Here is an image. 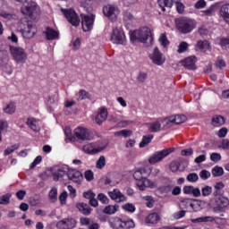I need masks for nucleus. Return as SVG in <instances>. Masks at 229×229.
<instances>
[{
	"mask_svg": "<svg viewBox=\"0 0 229 229\" xmlns=\"http://www.w3.org/2000/svg\"><path fill=\"white\" fill-rule=\"evenodd\" d=\"M149 173L145 168H140L133 173V178L137 182L140 191H146V188L157 189V183L148 179Z\"/></svg>",
	"mask_w": 229,
	"mask_h": 229,
	"instance_id": "f257e3e1",
	"label": "nucleus"
},
{
	"mask_svg": "<svg viewBox=\"0 0 229 229\" xmlns=\"http://www.w3.org/2000/svg\"><path fill=\"white\" fill-rule=\"evenodd\" d=\"M175 28L183 35L191 33L196 28V22L187 17L177 18L174 21Z\"/></svg>",
	"mask_w": 229,
	"mask_h": 229,
	"instance_id": "f03ea898",
	"label": "nucleus"
},
{
	"mask_svg": "<svg viewBox=\"0 0 229 229\" xmlns=\"http://www.w3.org/2000/svg\"><path fill=\"white\" fill-rule=\"evenodd\" d=\"M129 35L131 44H135V42L146 43V40L151 37V30L148 27H143L136 30H131Z\"/></svg>",
	"mask_w": 229,
	"mask_h": 229,
	"instance_id": "7ed1b4c3",
	"label": "nucleus"
},
{
	"mask_svg": "<svg viewBox=\"0 0 229 229\" xmlns=\"http://www.w3.org/2000/svg\"><path fill=\"white\" fill-rule=\"evenodd\" d=\"M209 208L216 214H220L229 207V199L226 197H215L208 203Z\"/></svg>",
	"mask_w": 229,
	"mask_h": 229,
	"instance_id": "20e7f679",
	"label": "nucleus"
},
{
	"mask_svg": "<svg viewBox=\"0 0 229 229\" xmlns=\"http://www.w3.org/2000/svg\"><path fill=\"white\" fill-rule=\"evenodd\" d=\"M108 223L113 229L135 228V222H133L131 219L123 221V219H121L119 216H113L109 218Z\"/></svg>",
	"mask_w": 229,
	"mask_h": 229,
	"instance_id": "39448f33",
	"label": "nucleus"
},
{
	"mask_svg": "<svg viewBox=\"0 0 229 229\" xmlns=\"http://www.w3.org/2000/svg\"><path fill=\"white\" fill-rule=\"evenodd\" d=\"M17 3H21V13L23 15H29V17H33L35 13L38 12V6L37 3L31 0H15Z\"/></svg>",
	"mask_w": 229,
	"mask_h": 229,
	"instance_id": "423d86ee",
	"label": "nucleus"
},
{
	"mask_svg": "<svg viewBox=\"0 0 229 229\" xmlns=\"http://www.w3.org/2000/svg\"><path fill=\"white\" fill-rule=\"evenodd\" d=\"M171 153H174V148H168L160 151H157L148 157V163L151 165H155V164H158L162 162L164 158L169 157Z\"/></svg>",
	"mask_w": 229,
	"mask_h": 229,
	"instance_id": "0eeeda50",
	"label": "nucleus"
},
{
	"mask_svg": "<svg viewBox=\"0 0 229 229\" xmlns=\"http://www.w3.org/2000/svg\"><path fill=\"white\" fill-rule=\"evenodd\" d=\"M9 51L16 64H26V60H28V54H26V51H24L22 47L10 46Z\"/></svg>",
	"mask_w": 229,
	"mask_h": 229,
	"instance_id": "6e6552de",
	"label": "nucleus"
},
{
	"mask_svg": "<svg viewBox=\"0 0 229 229\" xmlns=\"http://www.w3.org/2000/svg\"><path fill=\"white\" fill-rule=\"evenodd\" d=\"M62 13H64V17L67 19L68 22L72 24V26H74L75 28H78L80 26V22L81 20L80 19V16H78V13H76V11L73 9H61Z\"/></svg>",
	"mask_w": 229,
	"mask_h": 229,
	"instance_id": "1a4fd4ad",
	"label": "nucleus"
},
{
	"mask_svg": "<svg viewBox=\"0 0 229 229\" xmlns=\"http://www.w3.org/2000/svg\"><path fill=\"white\" fill-rule=\"evenodd\" d=\"M111 42H113V44L126 46V36L124 35V31L120 29H114L111 36Z\"/></svg>",
	"mask_w": 229,
	"mask_h": 229,
	"instance_id": "9d476101",
	"label": "nucleus"
},
{
	"mask_svg": "<svg viewBox=\"0 0 229 229\" xmlns=\"http://www.w3.org/2000/svg\"><path fill=\"white\" fill-rule=\"evenodd\" d=\"M74 137L77 140H92L90 131L83 127H77L74 130Z\"/></svg>",
	"mask_w": 229,
	"mask_h": 229,
	"instance_id": "9b49d317",
	"label": "nucleus"
},
{
	"mask_svg": "<svg viewBox=\"0 0 229 229\" xmlns=\"http://www.w3.org/2000/svg\"><path fill=\"white\" fill-rule=\"evenodd\" d=\"M103 13L106 17L111 19V21H115L117 15H119V8L115 5L108 4L103 7Z\"/></svg>",
	"mask_w": 229,
	"mask_h": 229,
	"instance_id": "f8f14e48",
	"label": "nucleus"
},
{
	"mask_svg": "<svg viewBox=\"0 0 229 229\" xmlns=\"http://www.w3.org/2000/svg\"><path fill=\"white\" fill-rule=\"evenodd\" d=\"M149 58L156 65H163L165 63V56L157 47L154 48L153 53L149 55Z\"/></svg>",
	"mask_w": 229,
	"mask_h": 229,
	"instance_id": "ddd939ff",
	"label": "nucleus"
},
{
	"mask_svg": "<svg viewBox=\"0 0 229 229\" xmlns=\"http://www.w3.org/2000/svg\"><path fill=\"white\" fill-rule=\"evenodd\" d=\"M58 229H72L76 228V220L72 217L64 218L56 223Z\"/></svg>",
	"mask_w": 229,
	"mask_h": 229,
	"instance_id": "4468645a",
	"label": "nucleus"
},
{
	"mask_svg": "<svg viewBox=\"0 0 229 229\" xmlns=\"http://www.w3.org/2000/svg\"><path fill=\"white\" fill-rule=\"evenodd\" d=\"M81 26L83 31H90L94 28V18L90 15L81 16Z\"/></svg>",
	"mask_w": 229,
	"mask_h": 229,
	"instance_id": "2eb2a0df",
	"label": "nucleus"
},
{
	"mask_svg": "<svg viewBox=\"0 0 229 229\" xmlns=\"http://www.w3.org/2000/svg\"><path fill=\"white\" fill-rule=\"evenodd\" d=\"M108 196L113 199V201H116V203H123V201H126V196H124L119 189H114V191H109Z\"/></svg>",
	"mask_w": 229,
	"mask_h": 229,
	"instance_id": "dca6fc26",
	"label": "nucleus"
},
{
	"mask_svg": "<svg viewBox=\"0 0 229 229\" xmlns=\"http://www.w3.org/2000/svg\"><path fill=\"white\" fill-rule=\"evenodd\" d=\"M22 37L24 38H33L37 34V27L30 23L22 30Z\"/></svg>",
	"mask_w": 229,
	"mask_h": 229,
	"instance_id": "f3484780",
	"label": "nucleus"
},
{
	"mask_svg": "<svg viewBox=\"0 0 229 229\" xmlns=\"http://www.w3.org/2000/svg\"><path fill=\"white\" fill-rule=\"evenodd\" d=\"M183 194H188L190 196H193V198L201 197V190L199 188H194V186H184L182 189Z\"/></svg>",
	"mask_w": 229,
	"mask_h": 229,
	"instance_id": "a211bd4d",
	"label": "nucleus"
},
{
	"mask_svg": "<svg viewBox=\"0 0 229 229\" xmlns=\"http://www.w3.org/2000/svg\"><path fill=\"white\" fill-rule=\"evenodd\" d=\"M67 177L69 180H71V182H73L74 183H80L82 178L81 173L80 171L69 168Z\"/></svg>",
	"mask_w": 229,
	"mask_h": 229,
	"instance_id": "6ab92c4d",
	"label": "nucleus"
},
{
	"mask_svg": "<svg viewBox=\"0 0 229 229\" xmlns=\"http://www.w3.org/2000/svg\"><path fill=\"white\" fill-rule=\"evenodd\" d=\"M148 131L151 133H158V131H162V117L157 118L155 122L148 123Z\"/></svg>",
	"mask_w": 229,
	"mask_h": 229,
	"instance_id": "aec40b11",
	"label": "nucleus"
},
{
	"mask_svg": "<svg viewBox=\"0 0 229 229\" xmlns=\"http://www.w3.org/2000/svg\"><path fill=\"white\" fill-rule=\"evenodd\" d=\"M173 191V185H171V181L166 180L165 183L157 188V192L162 196H167Z\"/></svg>",
	"mask_w": 229,
	"mask_h": 229,
	"instance_id": "412c9836",
	"label": "nucleus"
},
{
	"mask_svg": "<svg viewBox=\"0 0 229 229\" xmlns=\"http://www.w3.org/2000/svg\"><path fill=\"white\" fill-rule=\"evenodd\" d=\"M182 64L185 69H188L189 71H194V69H196V57H187L182 62Z\"/></svg>",
	"mask_w": 229,
	"mask_h": 229,
	"instance_id": "4be33fe9",
	"label": "nucleus"
},
{
	"mask_svg": "<svg viewBox=\"0 0 229 229\" xmlns=\"http://www.w3.org/2000/svg\"><path fill=\"white\" fill-rule=\"evenodd\" d=\"M220 17L229 26V4H223L219 10Z\"/></svg>",
	"mask_w": 229,
	"mask_h": 229,
	"instance_id": "5701e85b",
	"label": "nucleus"
},
{
	"mask_svg": "<svg viewBox=\"0 0 229 229\" xmlns=\"http://www.w3.org/2000/svg\"><path fill=\"white\" fill-rule=\"evenodd\" d=\"M69 173V167L67 166H62L56 169L55 172H54V181L58 182L60 178H63V176H65V174H68Z\"/></svg>",
	"mask_w": 229,
	"mask_h": 229,
	"instance_id": "b1692460",
	"label": "nucleus"
},
{
	"mask_svg": "<svg viewBox=\"0 0 229 229\" xmlns=\"http://www.w3.org/2000/svg\"><path fill=\"white\" fill-rule=\"evenodd\" d=\"M76 208H78V210L84 216H90L92 212V208H90V206H89V204L84 202L78 203L76 205Z\"/></svg>",
	"mask_w": 229,
	"mask_h": 229,
	"instance_id": "393cba45",
	"label": "nucleus"
},
{
	"mask_svg": "<svg viewBox=\"0 0 229 229\" xmlns=\"http://www.w3.org/2000/svg\"><path fill=\"white\" fill-rule=\"evenodd\" d=\"M108 118V111L106 109H102L96 116L95 121L97 124H103L105 121Z\"/></svg>",
	"mask_w": 229,
	"mask_h": 229,
	"instance_id": "a878e982",
	"label": "nucleus"
},
{
	"mask_svg": "<svg viewBox=\"0 0 229 229\" xmlns=\"http://www.w3.org/2000/svg\"><path fill=\"white\" fill-rule=\"evenodd\" d=\"M47 40H58L60 33L53 30L52 28L47 27L45 31Z\"/></svg>",
	"mask_w": 229,
	"mask_h": 229,
	"instance_id": "bb28decb",
	"label": "nucleus"
},
{
	"mask_svg": "<svg viewBox=\"0 0 229 229\" xmlns=\"http://www.w3.org/2000/svg\"><path fill=\"white\" fill-rule=\"evenodd\" d=\"M26 124L33 131H40V126L38 125V122H37V119H35L34 117L27 118Z\"/></svg>",
	"mask_w": 229,
	"mask_h": 229,
	"instance_id": "cd10ccee",
	"label": "nucleus"
},
{
	"mask_svg": "<svg viewBox=\"0 0 229 229\" xmlns=\"http://www.w3.org/2000/svg\"><path fill=\"white\" fill-rule=\"evenodd\" d=\"M158 221H160V216L157 213H151L145 219L148 225H157Z\"/></svg>",
	"mask_w": 229,
	"mask_h": 229,
	"instance_id": "c85d7f7f",
	"label": "nucleus"
},
{
	"mask_svg": "<svg viewBox=\"0 0 229 229\" xmlns=\"http://www.w3.org/2000/svg\"><path fill=\"white\" fill-rule=\"evenodd\" d=\"M206 205L207 203L203 200L194 199L191 208L193 212H199L205 208Z\"/></svg>",
	"mask_w": 229,
	"mask_h": 229,
	"instance_id": "c756f323",
	"label": "nucleus"
},
{
	"mask_svg": "<svg viewBox=\"0 0 229 229\" xmlns=\"http://www.w3.org/2000/svg\"><path fill=\"white\" fill-rule=\"evenodd\" d=\"M93 144L95 146V149H96L97 153H101V151H105V149H106V146H108V140H102L97 141Z\"/></svg>",
	"mask_w": 229,
	"mask_h": 229,
	"instance_id": "7c9ffc66",
	"label": "nucleus"
},
{
	"mask_svg": "<svg viewBox=\"0 0 229 229\" xmlns=\"http://www.w3.org/2000/svg\"><path fill=\"white\" fill-rule=\"evenodd\" d=\"M215 191H213V196L217 198V196H221L223 194V189H225V183L223 182H217L214 185Z\"/></svg>",
	"mask_w": 229,
	"mask_h": 229,
	"instance_id": "2f4dec72",
	"label": "nucleus"
},
{
	"mask_svg": "<svg viewBox=\"0 0 229 229\" xmlns=\"http://www.w3.org/2000/svg\"><path fill=\"white\" fill-rule=\"evenodd\" d=\"M211 124L216 128H219V126H223V124H225V117L221 115L213 116Z\"/></svg>",
	"mask_w": 229,
	"mask_h": 229,
	"instance_id": "473e14b6",
	"label": "nucleus"
},
{
	"mask_svg": "<svg viewBox=\"0 0 229 229\" xmlns=\"http://www.w3.org/2000/svg\"><path fill=\"white\" fill-rule=\"evenodd\" d=\"M157 4L162 12H165V8H173V0H157Z\"/></svg>",
	"mask_w": 229,
	"mask_h": 229,
	"instance_id": "72a5a7b5",
	"label": "nucleus"
},
{
	"mask_svg": "<svg viewBox=\"0 0 229 229\" xmlns=\"http://www.w3.org/2000/svg\"><path fill=\"white\" fill-rule=\"evenodd\" d=\"M191 223L198 224V223H213V221H216V218L214 216H201L199 218H193L191 220Z\"/></svg>",
	"mask_w": 229,
	"mask_h": 229,
	"instance_id": "f704fd0d",
	"label": "nucleus"
},
{
	"mask_svg": "<svg viewBox=\"0 0 229 229\" xmlns=\"http://www.w3.org/2000/svg\"><path fill=\"white\" fill-rule=\"evenodd\" d=\"M162 124H163L164 130H169V128H172V126H174L173 116L162 118Z\"/></svg>",
	"mask_w": 229,
	"mask_h": 229,
	"instance_id": "c9c22d12",
	"label": "nucleus"
},
{
	"mask_svg": "<svg viewBox=\"0 0 229 229\" xmlns=\"http://www.w3.org/2000/svg\"><path fill=\"white\" fill-rule=\"evenodd\" d=\"M84 153H87L88 155H97L98 152L96 150V147L94 143L87 144L83 147Z\"/></svg>",
	"mask_w": 229,
	"mask_h": 229,
	"instance_id": "e433bc0d",
	"label": "nucleus"
},
{
	"mask_svg": "<svg viewBox=\"0 0 229 229\" xmlns=\"http://www.w3.org/2000/svg\"><path fill=\"white\" fill-rule=\"evenodd\" d=\"M119 210V205H109L106 206L104 209L103 212L104 214H107L109 216H112V214H115Z\"/></svg>",
	"mask_w": 229,
	"mask_h": 229,
	"instance_id": "4c0bfd02",
	"label": "nucleus"
},
{
	"mask_svg": "<svg viewBox=\"0 0 229 229\" xmlns=\"http://www.w3.org/2000/svg\"><path fill=\"white\" fill-rule=\"evenodd\" d=\"M174 124H182L187 121V116L183 114L172 115Z\"/></svg>",
	"mask_w": 229,
	"mask_h": 229,
	"instance_id": "58836bf2",
	"label": "nucleus"
},
{
	"mask_svg": "<svg viewBox=\"0 0 229 229\" xmlns=\"http://www.w3.org/2000/svg\"><path fill=\"white\" fill-rule=\"evenodd\" d=\"M151 140H153V134L143 136L142 140L140 143V148H146V146H148Z\"/></svg>",
	"mask_w": 229,
	"mask_h": 229,
	"instance_id": "ea45409f",
	"label": "nucleus"
},
{
	"mask_svg": "<svg viewBox=\"0 0 229 229\" xmlns=\"http://www.w3.org/2000/svg\"><path fill=\"white\" fill-rule=\"evenodd\" d=\"M197 47L200 51H207V49H208V47H210V43L207 40L198 41Z\"/></svg>",
	"mask_w": 229,
	"mask_h": 229,
	"instance_id": "a19ab883",
	"label": "nucleus"
},
{
	"mask_svg": "<svg viewBox=\"0 0 229 229\" xmlns=\"http://www.w3.org/2000/svg\"><path fill=\"white\" fill-rule=\"evenodd\" d=\"M211 173H212V175L214 176V178H216L217 176H223L225 174V170L221 166H215L212 169Z\"/></svg>",
	"mask_w": 229,
	"mask_h": 229,
	"instance_id": "79ce46f5",
	"label": "nucleus"
},
{
	"mask_svg": "<svg viewBox=\"0 0 229 229\" xmlns=\"http://www.w3.org/2000/svg\"><path fill=\"white\" fill-rule=\"evenodd\" d=\"M4 114H8L12 115V114H15V103L7 104L5 108L4 109Z\"/></svg>",
	"mask_w": 229,
	"mask_h": 229,
	"instance_id": "37998d69",
	"label": "nucleus"
},
{
	"mask_svg": "<svg viewBox=\"0 0 229 229\" xmlns=\"http://www.w3.org/2000/svg\"><path fill=\"white\" fill-rule=\"evenodd\" d=\"M212 191H213V189H212L211 186L206 185V186L201 188L200 194L204 198H207V197L210 196V194H212Z\"/></svg>",
	"mask_w": 229,
	"mask_h": 229,
	"instance_id": "c03bdc74",
	"label": "nucleus"
},
{
	"mask_svg": "<svg viewBox=\"0 0 229 229\" xmlns=\"http://www.w3.org/2000/svg\"><path fill=\"white\" fill-rule=\"evenodd\" d=\"M106 165V158L105 156H100L97 161L96 167L97 169H103Z\"/></svg>",
	"mask_w": 229,
	"mask_h": 229,
	"instance_id": "a18cd8bd",
	"label": "nucleus"
},
{
	"mask_svg": "<svg viewBox=\"0 0 229 229\" xmlns=\"http://www.w3.org/2000/svg\"><path fill=\"white\" fill-rule=\"evenodd\" d=\"M83 99H90V93H89L87 90L85 89H81L79 91V98L78 100L79 101H83Z\"/></svg>",
	"mask_w": 229,
	"mask_h": 229,
	"instance_id": "49530a36",
	"label": "nucleus"
},
{
	"mask_svg": "<svg viewBox=\"0 0 229 229\" xmlns=\"http://www.w3.org/2000/svg\"><path fill=\"white\" fill-rule=\"evenodd\" d=\"M10 198L12 194L7 193L0 197V205H10Z\"/></svg>",
	"mask_w": 229,
	"mask_h": 229,
	"instance_id": "de8ad7c7",
	"label": "nucleus"
},
{
	"mask_svg": "<svg viewBox=\"0 0 229 229\" xmlns=\"http://www.w3.org/2000/svg\"><path fill=\"white\" fill-rule=\"evenodd\" d=\"M132 131L130 130H122L114 132L115 137H130L131 135Z\"/></svg>",
	"mask_w": 229,
	"mask_h": 229,
	"instance_id": "09e8293b",
	"label": "nucleus"
},
{
	"mask_svg": "<svg viewBox=\"0 0 229 229\" xmlns=\"http://www.w3.org/2000/svg\"><path fill=\"white\" fill-rule=\"evenodd\" d=\"M186 180L191 183H194L199 180V176L196 173H191L187 175Z\"/></svg>",
	"mask_w": 229,
	"mask_h": 229,
	"instance_id": "8fccbe9b",
	"label": "nucleus"
},
{
	"mask_svg": "<svg viewBox=\"0 0 229 229\" xmlns=\"http://www.w3.org/2000/svg\"><path fill=\"white\" fill-rule=\"evenodd\" d=\"M192 199H185L184 200H182L181 202V207L182 208H189V207H191V208H192V205H193Z\"/></svg>",
	"mask_w": 229,
	"mask_h": 229,
	"instance_id": "3c124183",
	"label": "nucleus"
},
{
	"mask_svg": "<svg viewBox=\"0 0 229 229\" xmlns=\"http://www.w3.org/2000/svg\"><path fill=\"white\" fill-rule=\"evenodd\" d=\"M48 196L52 201H56V199H58V190L56 188H53L49 191Z\"/></svg>",
	"mask_w": 229,
	"mask_h": 229,
	"instance_id": "603ef678",
	"label": "nucleus"
},
{
	"mask_svg": "<svg viewBox=\"0 0 229 229\" xmlns=\"http://www.w3.org/2000/svg\"><path fill=\"white\" fill-rule=\"evenodd\" d=\"M182 0H174L176 10L178 13H182L185 10V6L181 2Z\"/></svg>",
	"mask_w": 229,
	"mask_h": 229,
	"instance_id": "864d4df0",
	"label": "nucleus"
},
{
	"mask_svg": "<svg viewBox=\"0 0 229 229\" xmlns=\"http://www.w3.org/2000/svg\"><path fill=\"white\" fill-rule=\"evenodd\" d=\"M97 199H98V201H101V203H103L104 205H107V203L110 202L108 197H106V195H105L104 193H99L97 197Z\"/></svg>",
	"mask_w": 229,
	"mask_h": 229,
	"instance_id": "5fc2aeb1",
	"label": "nucleus"
},
{
	"mask_svg": "<svg viewBox=\"0 0 229 229\" xmlns=\"http://www.w3.org/2000/svg\"><path fill=\"white\" fill-rule=\"evenodd\" d=\"M170 170L172 171V173H177L178 169H180V162L178 161H172L170 163Z\"/></svg>",
	"mask_w": 229,
	"mask_h": 229,
	"instance_id": "6e6d98bb",
	"label": "nucleus"
},
{
	"mask_svg": "<svg viewBox=\"0 0 229 229\" xmlns=\"http://www.w3.org/2000/svg\"><path fill=\"white\" fill-rule=\"evenodd\" d=\"M188 48H189V43H187V42H182V43L178 46V50H177V52H178L179 54L185 53Z\"/></svg>",
	"mask_w": 229,
	"mask_h": 229,
	"instance_id": "4d7b16f0",
	"label": "nucleus"
},
{
	"mask_svg": "<svg viewBox=\"0 0 229 229\" xmlns=\"http://www.w3.org/2000/svg\"><path fill=\"white\" fill-rule=\"evenodd\" d=\"M205 160H207V151L202 150V155L195 158V164H201V162H205Z\"/></svg>",
	"mask_w": 229,
	"mask_h": 229,
	"instance_id": "13d9d810",
	"label": "nucleus"
},
{
	"mask_svg": "<svg viewBox=\"0 0 229 229\" xmlns=\"http://www.w3.org/2000/svg\"><path fill=\"white\" fill-rule=\"evenodd\" d=\"M187 214V211L185 210H180L175 213H174L173 217L174 219H182V217H185V215Z\"/></svg>",
	"mask_w": 229,
	"mask_h": 229,
	"instance_id": "bf43d9fd",
	"label": "nucleus"
},
{
	"mask_svg": "<svg viewBox=\"0 0 229 229\" xmlns=\"http://www.w3.org/2000/svg\"><path fill=\"white\" fill-rule=\"evenodd\" d=\"M159 42L163 47H167V46H169V40H167L165 34L160 36Z\"/></svg>",
	"mask_w": 229,
	"mask_h": 229,
	"instance_id": "052dcab7",
	"label": "nucleus"
},
{
	"mask_svg": "<svg viewBox=\"0 0 229 229\" xmlns=\"http://www.w3.org/2000/svg\"><path fill=\"white\" fill-rule=\"evenodd\" d=\"M123 210H126L127 212H135V205L131 204V203H126L124 205H123Z\"/></svg>",
	"mask_w": 229,
	"mask_h": 229,
	"instance_id": "680f3d73",
	"label": "nucleus"
},
{
	"mask_svg": "<svg viewBox=\"0 0 229 229\" xmlns=\"http://www.w3.org/2000/svg\"><path fill=\"white\" fill-rule=\"evenodd\" d=\"M40 162H42V156H38L30 164V169H35V167H37Z\"/></svg>",
	"mask_w": 229,
	"mask_h": 229,
	"instance_id": "e2e57ef3",
	"label": "nucleus"
},
{
	"mask_svg": "<svg viewBox=\"0 0 229 229\" xmlns=\"http://www.w3.org/2000/svg\"><path fill=\"white\" fill-rule=\"evenodd\" d=\"M84 177L87 182H92L94 180V172L92 170H88L84 174Z\"/></svg>",
	"mask_w": 229,
	"mask_h": 229,
	"instance_id": "0e129e2a",
	"label": "nucleus"
},
{
	"mask_svg": "<svg viewBox=\"0 0 229 229\" xmlns=\"http://www.w3.org/2000/svg\"><path fill=\"white\" fill-rule=\"evenodd\" d=\"M221 149H226L229 151V140L228 139H224L221 141V144L218 146Z\"/></svg>",
	"mask_w": 229,
	"mask_h": 229,
	"instance_id": "69168bd1",
	"label": "nucleus"
},
{
	"mask_svg": "<svg viewBox=\"0 0 229 229\" xmlns=\"http://www.w3.org/2000/svg\"><path fill=\"white\" fill-rule=\"evenodd\" d=\"M16 149H19V147L17 145H13L11 148H6L4 152V157L12 155V153H13V151H15Z\"/></svg>",
	"mask_w": 229,
	"mask_h": 229,
	"instance_id": "338daca9",
	"label": "nucleus"
},
{
	"mask_svg": "<svg viewBox=\"0 0 229 229\" xmlns=\"http://www.w3.org/2000/svg\"><path fill=\"white\" fill-rule=\"evenodd\" d=\"M199 176L201 180H208V178L211 176V174L208 170H201L199 173Z\"/></svg>",
	"mask_w": 229,
	"mask_h": 229,
	"instance_id": "774afa93",
	"label": "nucleus"
}]
</instances>
